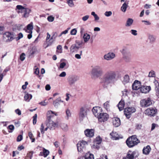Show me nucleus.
Segmentation results:
<instances>
[{
  "mask_svg": "<svg viewBox=\"0 0 159 159\" xmlns=\"http://www.w3.org/2000/svg\"><path fill=\"white\" fill-rule=\"evenodd\" d=\"M116 74L115 71L109 70L106 72L103 75L102 80V82L106 86L112 83L115 79Z\"/></svg>",
  "mask_w": 159,
  "mask_h": 159,
  "instance_id": "1",
  "label": "nucleus"
},
{
  "mask_svg": "<svg viewBox=\"0 0 159 159\" xmlns=\"http://www.w3.org/2000/svg\"><path fill=\"white\" fill-rule=\"evenodd\" d=\"M103 72L101 66L96 65L93 67L91 70V77L95 79L98 78L102 75Z\"/></svg>",
  "mask_w": 159,
  "mask_h": 159,
  "instance_id": "2",
  "label": "nucleus"
},
{
  "mask_svg": "<svg viewBox=\"0 0 159 159\" xmlns=\"http://www.w3.org/2000/svg\"><path fill=\"white\" fill-rule=\"evenodd\" d=\"M140 142L135 135H133L129 138L126 141L127 145L129 148L132 147Z\"/></svg>",
  "mask_w": 159,
  "mask_h": 159,
  "instance_id": "3",
  "label": "nucleus"
},
{
  "mask_svg": "<svg viewBox=\"0 0 159 159\" xmlns=\"http://www.w3.org/2000/svg\"><path fill=\"white\" fill-rule=\"evenodd\" d=\"M16 8L19 11H18V13L21 12L23 13V17L25 18L28 17L29 16L30 10L28 8H25L21 5H18L16 6Z\"/></svg>",
  "mask_w": 159,
  "mask_h": 159,
  "instance_id": "4",
  "label": "nucleus"
},
{
  "mask_svg": "<svg viewBox=\"0 0 159 159\" xmlns=\"http://www.w3.org/2000/svg\"><path fill=\"white\" fill-rule=\"evenodd\" d=\"M121 52L123 55V58L126 61H129L131 60V54L127 48H124L122 49Z\"/></svg>",
  "mask_w": 159,
  "mask_h": 159,
  "instance_id": "5",
  "label": "nucleus"
},
{
  "mask_svg": "<svg viewBox=\"0 0 159 159\" xmlns=\"http://www.w3.org/2000/svg\"><path fill=\"white\" fill-rule=\"evenodd\" d=\"M81 44L82 43L79 41L76 40L75 43L71 46L70 48V51L72 53L77 52Z\"/></svg>",
  "mask_w": 159,
  "mask_h": 159,
  "instance_id": "6",
  "label": "nucleus"
},
{
  "mask_svg": "<svg viewBox=\"0 0 159 159\" xmlns=\"http://www.w3.org/2000/svg\"><path fill=\"white\" fill-rule=\"evenodd\" d=\"M97 118L99 122H104L107 120L109 118V116L106 113H99Z\"/></svg>",
  "mask_w": 159,
  "mask_h": 159,
  "instance_id": "7",
  "label": "nucleus"
},
{
  "mask_svg": "<svg viewBox=\"0 0 159 159\" xmlns=\"http://www.w3.org/2000/svg\"><path fill=\"white\" fill-rule=\"evenodd\" d=\"M136 111V109L134 107H128L125 109L124 113L126 117L129 119L130 118L131 114Z\"/></svg>",
  "mask_w": 159,
  "mask_h": 159,
  "instance_id": "8",
  "label": "nucleus"
},
{
  "mask_svg": "<svg viewBox=\"0 0 159 159\" xmlns=\"http://www.w3.org/2000/svg\"><path fill=\"white\" fill-rule=\"evenodd\" d=\"M47 127L45 128V130L47 131L48 129H49L50 130L54 129L57 126V123L54 122L50 120H49L48 122L46 124Z\"/></svg>",
  "mask_w": 159,
  "mask_h": 159,
  "instance_id": "9",
  "label": "nucleus"
},
{
  "mask_svg": "<svg viewBox=\"0 0 159 159\" xmlns=\"http://www.w3.org/2000/svg\"><path fill=\"white\" fill-rule=\"evenodd\" d=\"M139 155L138 151L136 150L132 152L129 151L127 154L126 157L129 159H134Z\"/></svg>",
  "mask_w": 159,
  "mask_h": 159,
  "instance_id": "10",
  "label": "nucleus"
},
{
  "mask_svg": "<svg viewBox=\"0 0 159 159\" xmlns=\"http://www.w3.org/2000/svg\"><path fill=\"white\" fill-rule=\"evenodd\" d=\"M152 104V101L150 98L142 100L140 101V104L143 107H147Z\"/></svg>",
  "mask_w": 159,
  "mask_h": 159,
  "instance_id": "11",
  "label": "nucleus"
},
{
  "mask_svg": "<svg viewBox=\"0 0 159 159\" xmlns=\"http://www.w3.org/2000/svg\"><path fill=\"white\" fill-rule=\"evenodd\" d=\"M79 79V77L78 76L72 75L69 77L68 79V81L69 84L70 85H72L74 84Z\"/></svg>",
  "mask_w": 159,
  "mask_h": 159,
  "instance_id": "12",
  "label": "nucleus"
},
{
  "mask_svg": "<svg viewBox=\"0 0 159 159\" xmlns=\"http://www.w3.org/2000/svg\"><path fill=\"white\" fill-rule=\"evenodd\" d=\"M87 143L85 141L79 142L77 144L78 151L79 152H81L83 149L85 148V145Z\"/></svg>",
  "mask_w": 159,
  "mask_h": 159,
  "instance_id": "13",
  "label": "nucleus"
},
{
  "mask_svg": "<svg viewBox=\"0 0 159 159\" xmlns=\"http://www.w3.org/2000/svg\"><path fill=\"white\" fill-rule=\"evenodd\" d=\"M102 141V139L100 136H98L96 138L94 141V144L92 146V148H94L98 149L99 146L98 145L100 144Z\"/></svg>",
  "mask_w": 159,
  "mask_h": 159,
  "instance_id": "14",
  "label": "nucleus"
},
{
  "mask_svg": "<svg viewBox=\"0 0 159 159\" xmlns=\"http://www.w3.org/2000/svg\"><path fill=\"white\" fill-rule=\"evenodd\" d=\"M157 110L153 108H149L145 111V113L149 116H154L157 113Z\"/></svg>",
  "mask_w": 159,
  "mask_h": 159,
  "instance_id": "15",
  "label": "nucleus"
},
{
  "mask_svg": "<svg viewBox=\"0 0 159 159\" xmlns=\"http://www.w3.org/2000/svg\"><path fill=\"white\" fill-rule=\"evenodd\" d=\"M84 134L86 137H92L94 135V130L93 129H87L84 131Z\"/></svg>",
  "mask_w": 159,
  "mask_h": 159,
  "instance_id": "16",
  "label": "nucleus"
},
{
  "mask_svg": "<svg viewBox=\"0 0 159 159\" xmlns=\"http://www.w3.org/2000/svg\"><path fill=\"white\" fill-rule=\"evenodd\" d=\"M88 109L86 107L81 108L80 113V117L81 118L84 117L86 115Z\"/></svg>",
  "mask_w": 159,
  "mask_h": 159,
  "instance_id": "17",
  "label": "nucleus"
},
{
  "mask_svg": "<svg viewBox=\"0 0 159 159\" xmlns=\"http://www.w3.org/2000/svg\"><path fill=\"white\" fill-rule=\"evenodd\" d=\"M115 57V54L114 53H108L104 56V58L107 60H110L114 58Z\"/></svg>",
  "mask_w": 159,
  "mask_h": 159,
  "instance_id": "18",
  "label": "nucleus"
},
{
  "mask_svg": "<svg viewBox=\"0 0 159 159\" xmlns=\"http://www.w3.org/2000/svg\"><path fill=\"white\" fill-rule=\"evenodd\" d=\"M151 89L150 86H143L140 88V90L142 93H146L148 92Z\"/></svg>",
  "mask_w": 159,
  "mask_h": 159,
  "instance_id": "19",
  "label": "nucleus"
},
{
  "mask_svg": "<svg viewBox=\"0 0 159 159\" xmlns=\"http://www.w3.org/2000/svg\"><path fill=\"white\" fill-rule=\"evenodd\" d=\"M78 159H94V156L89 152L86 153L85 156L79 157Z\"/></svg>",
  "mask_w": 159,
  "mask_h": 159,
  "instance_id": "20",
  "label": "nucleus"
},
{
  "mask_svg": "<svg viewBox=\"0 0 159 159\" xmlns=\"http://www.w3.org/2000/svg\"><path fill=\"white\" fill-rule=\"evenodd\" d=\"M101 110V109L100 107H93L92 111L94 115L98 117V116H99V113H100Z\"/></svg>",
  "mask_w": 159,
  "mask_h": 159,
  "instance_id": "21",
  "label": "nucleus"
},
{
  "mask_svg": "<svg viewBox=\"0 0 159 159\" xmlns=\"http://www.w3.org/2000/svg\"><path fill=\"white\" fill-rule=\"evenodd\" d=\"M141 84L138 81H135L132 85V89L133 90H137L140 89Z\"/></svg>",
  "mask_w": 159,
  "mask_h": 159,
  "instance_id": "22",
  "label": "nucleus"
},
{
  "mask_svg": "<svg viewBox=\"0 0 159 159\" xmlns=\"http://www.w3.org/2000/svg\"><path fill=\"white\" fill-rule=\"evenodd\" d=\"M5 35L8 38L7 40L9 41H11L14 39V35L13 33L6 32Z\"/></svg>",
  "mask_w": 159,
  "mask_h": 159,
  "instance_id": "23",
  "label": "nucleus"
},
{
  "mask_svg": "<svg viewBox=\"0 0 159 159\" xmlns=\"http://www.w3.org/2000/svg\"><path fill=\"white\" fill-rule=\"evenodd\" d=\"M113 124L115 127H117L120 125V120L119 118L115 117L113 119Z\"/></svg>",
  "mask_w": 159,
  "mask_h": 159,
  "instance_id": "24",
  "label": "nucleus"
},
{
  "mask_svg": "<svg viewBox=\"0 0 159 159\" xmlns=\"http://www.w3.org/2000/svg\"><path fill=\"white\" fill-rule=\"evenodd\" d=\"M54 115L56 116H57V113L51 110L48 111L47 113V116L48 120L54 116Z\"/></svg>",
  "mask_w": 159,
  "mask_h": 159,
  "instance_id": "25",
  "label": "nucleus"
},
{
  "mask_svg": "<svg viewBox=\"0 0 159 159\" xmlns=\"http://www.w3.org/2000/svg\"><path fill=\"white\" fill-rule=\"evenodd\" d=\"M125 104L124 100L122 99L117 105V107L120 111L123 110L125 107Z\"/></svg>",
  "mask_w": 159,
  "mask_h": 159,
  "instance_id": "26",
  "label": "nucleus"
},
{
  "mask_svg": "<svg viewBox=\"0 0 159 159\" xmlns=\"http://www.w3.org/2000/svg\"><path fill=\"white\" fill-rule=\"evenodd\" d=\"M151 150V148L148 145L146 147H144L143 149V154L145 155L148 154Z\"/></svg>",
  "mask_w": 159,
  "mask_h": 159,
  "instance_id": "27",
  "label": "nucleus"
},
{
  "mask_svg": "<svg viewBox=\"0 0 159 159\" xmlns=\"http://www.w3.org/2000/svg\"><path fill=\"white\" fill-rule=\"evenodd\" d=\"M33 23L32 22L28 24L27 26V29L25 30L26 32H32L33 29Z\"/></svg>",
  "mask_w": 159,
  "mask_h": 159,
  "instance_id": "28",
  "label": "nucleus"
},
{
  "mask_svg": "<svg viewBox=\"0 0 159 159\" xmlns=\"http://www.w3.org/2000/svg\"><path fill=\"white\" fill-rule=\"evenodd\" d=\"M113 139L117 140L119 139V135L116 132L113 131L110 134Z\"/></svg>",
  "mask_w": 159,
  "mask_h": 159,
  "instance_id": "29",
  "label": "nucleus"
},
{
  "mask_svg": "<svg viewBox=\"0 0 159 159\" xmlns=\"http://www.w3.org/2000/svg\"><path fill=\"white\" fill-rule=\"evenodd\" d=\"M83 38L84 43L87 42L90 38V35L87 33H84L83 35Z\"/></svg>",
  "mask_w": 159,
  "mask_h": 159,
  "instance_id": "30",
  "label": "nucleus"
},
{
  "mask_svg": "<svg viewBox=\"0 0 159 159\" xmlns=\"http://www.w3.org/2000/svg\"><path fill=\"white\" fill-rule=\"evenodd\" d=\"M32 95L31 94L28 93H26L25 94L24 96V99L26 101L29 102L32 98Z\"/></svg>",
  "mask_w": 159,
  "mask_h": 159,
  "instance_id": "31",
  "label": "nucleus"
},
{
  "mask_svg": "<svg viewBox=\"0 0 159 159\" xmlns=\"http://www.w3.org/2000/svg\"><path fill=\"white\" fill-rule=\"evenodd\" d=\"M129 82V78L128 75H125L123 77V83L125 84Z\"/></svg>",
  "mask_w": 159,
  "mask_h": 159,
  "instance_id": "32",
  "label": "nucleus"
},
{
  "mask_svg": "<svg viewBox=\"0 0 159 159\" xmlns=\"http://www.w3.org/2000/svg\"><path fill=\"white\" fill-rule=\"evenodd\" d=\"M103 107L107 111L110 110V105L109 101H107L104 103L103 104Z\"/></svg>",
  "mask_w": 159,
  "mask_h": 159,
  "instance_id": "33",
  "label": "nucleus"
},
{
  "mask_svg": "<svg viewBox=\"0 0 159 159\" xmlns=\"http://www.w3.org/2000/svg\"><path fill=\"white\" fill-rule=\"evenodd\" d=\"M148 39L149 40V42L151 43H153L156 40V37L152 35H149L148 36Z\"/></svg>",
  "mask_w": 159,
  "mask_h": 159,
  "instance_id": "34",
  "label": "nucleus"
},
{
  "mask_svg": "<svg viewBox=\"0 0 159 159\" xmlns=\"http://www.w3.org/2000/svg\"><path fill=\"white\" fill-rule=\"evenodd\" d=\"M61 129L64 131H67L68 129V127L67 125L65 123H62L61 125Z\"/></svg>",
  "mask_w": 159,
  "mask_h": 159,
  "instance_id": "35",
  "label": "nucleus"
},
{
  "mask_svg": "<svg viewBox=\"0 0 159 159\" xmlns=\"http://www.w3.org/2000/svg\"><path fill=\"white\" fill-rule=\"evenodd\" d=\"M133 22V20L131 18H128L125 24V26H131Z\"/></svg>",
  "mask_w": 159,
  "mask_h": 159,
  "instance_id": "36",
  "label": "nucleus"
},
{
  "mask_svg": "<svg viewBox=\"0 0 159 159\" xmlns=\"http://www.w3.org/2000/svg\"><path fill=\"white\" fill-rule=\"evenodd\" d=\"M61 102V100L58 98L56 99V100L53 101V104L55 107L57 108L59 105L60 102Z\"/></svg>",
  "mask_w": 159,
  "mask_h": 159,
  "instance_id": "37",
  "label": "nucleus"
},
{
  "mask_svg": "<svg viewBox=\"0 0 159 159\" xmlns=\"http://www.w3.org/2000/svg\"><path fill=\"white\" fill-rule=\"evenodd\" d=\"M128 4H127L126 2H125L122 6L121 9L122 11L124 12H125L126 11V8L128 7Z\"/></svg>",
  "mask_w": 159,
  "mask_h": 159,
  "instance_id": "38",
  "label": "nucleus"
},
{
  "mask_svg": "<svg viewBox=\"0 0 159 159\" xmlns=\"http://www.w3.org/2000/svg\"><path fill=\"white\" fill-rule=\"evenodd\" d=\"M71 114L70 110L68 109L66 111V116L65 118L66 120H68L71 117Z\"/></svg>",
  "mask_w": 159,
  "mask_h": 159,
  "instance_id": "39",
  "label": "nucleus"
},
{
  "mask_svg": "<svg viewBox=\"0 0 159 159\" xmlns=\"http://www.w3.org/2000/svg\"><path fill=\"white\" fill-rule=\"evenodd\" d=\"M34 74H35L37 75H39V70L37 66H34Z\"/></svg>",
  "mask_w": 159,
  "mask_h": 159,
  "instance_id": "40",
  "label": "nucleus"
},
{
  "mask_svg": "<svg viewBox=\"0 0 159 159\" xmlns=\"http://www.w3.org/2000/svg\"><path fill=\"white\" fill-rule=\"evenodd\" d=\"M55 39V38L53 36H52L50 38V39L49 40V41H48L49 42L48 43H47V45L46 46L45 48H47L48 46L51 45L52 44V43L53 42V41H50L52 39H54V40Z\"/></svg>",
  "mask_w": 159,
  "mask_h": 159,
  "instance_id": "41",
  "label": "nucleus"
},
{
  "mask_svg": "<svg viewBox=\"0 0 159 159\" xmlns=\"http://www.w3.org/2000/svg\"><path fill=\"white\" fill-rule=\"evenodd\" d=\"M43 156L44 157H46L49 154V152L48 150L43 148Z\"/></svg>",
  "mask_w": 159,
  "mask_h": 159,
  "instance_id": "42",
  "label": "nucleus"
},
{
  "mask_svg": "<svg viewBox=\"0 0 159 159\" xmlns=\"http://www.w3.org/2000/svg\"><path fill=\"white\" fill-rule=\"evenodd\" d=\"M67 3L70 7H72L74 5L73 0H67Z\"/></svg>",
  "mask_w": 159,
  "mask_h": 159,
  "instance_id": "43",
  "label": "nucleus"
},
{
  "mask_svg": "<svg viewBox=\"0 0 159 159\" xmlns=\"http://www.w3.org/2000/svg\"><path fill=\"white\" fill-rule=\"evenodd\" d=\"M155 88V90H159V83L156 80H155L154 82Z\"/></svg>",
  "mask_w": 159,
  "mask_h": 159,
  "instance_id": "44",
  "label": "nucleus"
},
{
  "mask_svg": "<svg viewBox=\"0 0 159 159\" xmlns=\"http://www.w3.org/2000/svg\"><path fill=\"white\" fill-rule=\"evenodd\" d=\"M37 118V115L35 114L33 117V122L34 125H35L36 124Z\"/></svg>",
  "mask_w": 159,
  "mask_h": 159,
  "instance_id": "45",
  "label": "nucleus"
},
{
  "mask_svg": "<svg viewBox=\"0 0 159 159\" xmlns=\"http://www.w3.org/2000/svg\"><path fill=\"white\" fill-rule=\"evenodd\" d=\"M25 53H22L20 55V60L23 61L25 59Z\"/></svg>",
  "mask_w": 159,
  "mask_h": 159,
  "instance_id": "46",
  "label": "nucleus"
},
{
  "mask_svg": "<svg viewBox=\"0 0 159 159\" xmlns=\"http://www.w3.org/2000/svg\"><path fill=\"white\" fill-rule=\"evenodd\" d=\"M112 14V12L111 11H106L104 13V15L107 17L111 16Z\"/></svg>",
  "mask_w": 159,
  "mask_h": 159,
  "instance_id": "47",
  "label": "nucleus"
},
{
  "mask_svg": "<svg viewBox=\"0 0 159 159\" xmlns=\"http://www.w3.org/2000/svg\"><path fill=\"white\" fill-rule=\"evenodd\" d=\"M44 126L43 124H42L41 125V128H40V130L41 131V132L42 134H43L44 133V132L45 131V129H44Z\"/></svg>",
  "mask_w": 159,
  "mask_h": 159,
  "instance_id": "48",
  "label": "nucleus"
},
{
  "mask_svg": "<svg viewBox=\"0 0 159 159\" xmlns=\"http://www.w3.org/2000/svg\"><path fill=\"white\" fill-rule=\"evenodd\" d=\"M8 129L11 130L10 131H9V132L11 133L14 129V127L13 125H10L8 127Z\"/></svg>",
  "mask_w": 159,
  "mask_h": 159,
  "instance_id": "49",
  "label": "nucleus"
},
{
  "mask_svg": "<svg viewBox=\"0 0 159 159\" xmlns=\"http://www.w3.org/2000/svg\"><path fill=\"white\" fill-rule=\"evenodd\" d=\"M47 19L49 22H52L54 20V18L52 16H50L48 17Z\"/></svg>",
  "mask_w": 159,
  "mask_h": 159,
  "instance_id": "50",
  "label": "nucleus"
},
{
  "mask_svg": "<svg viewBox=\"0 0 159 159\" xmlns=\"http://www.w3.org/2000/svg\"><path fill=\"white\" fill-rule=\"evenodd\" d=\"M82 51H81L80 52V54H76L75 55V57L76 58L80 59L81 58V56L82 54Z\"/></svg>",
  "mask_w": 159,
  "mask_h": 159,
  "instance_id": "51",
  "label": "nucleus"
},
{
  "mask_svg": "<svg viewBox=\"0 0 159 159\" xmlns=\"http://www.w3.org/2000/svg\"><path fill=\"white\" fill-rule=\"evenodd\" d=\"M155 76V72L153 71H150L149 73L148 76L149 77H154Z\"/></svg>",
  "mask_w": 159,
  "mask_h": 159,
  "instance_id": "52",
  "label": "nucleus"
},
{
  "mask_svg": "<svg viewBox=\"0 0 159 159\" xmlns=\"http://www.w3.org/2000/svg\"><path fill=\"white\" fill-rule=\"evenodd\" d=\"M77 33V30L75 29H73L70 31V34L72 35H76Z\"/></svg>",
  "mask_w": 159,
  "mask_h": 159,
  "instance_id": "53",
  "label": "nucleus"
},
{
  "mask_svg": "<svg viewBox=\"0 0 159 159\" xmlns=\"http://www.w3.org/2000/svg\"><path fill=\"white\" fill-rule=\"evenodd\" d=\"M23 34L21 33H20L18 34V36L16 38L17 40H18L20 39L23 38Z\"/></svg>",
  "mask_w": 159,
  "mask_h": 159,
  "instance_id": "54",
  "label": "nucleus"
},
{
  "mask_svg": "<svg viewBox=\"0 0 159 159\" xmlns=\"http://www.w3.org/2000/svg\"><path fill=\"white\" fill-rule=\"evenodd\" d=\"M23 139V137L22 135H19L17 137L16 139V140L17 142H20Z\"/></svg>",
  "mask_w": 159,
  "mask_h": 159,
  "instance_id": "55",
  "label": "nucleus"
},
{
  "mask_svg": "<svg viewBox=\"0 0 159 159\" xmlns=\"http://www.w3.org/2000/svg\"><path fill=\"white\" fill-rule=\"evenodd\" d=\"M131 32L133 35L136 36L137 35V31L135 30H131Z\"/></svg>",
  "mask_w": 159,
  "mask_h": 159,
  "instance_id": "56",
  "label": "nucleus"
},
{
  "mask_svg": "<svg viewBox=\"0 0 159 159\" xmlns=\"http://www.w3.org/2000/svg\"><path fill=\"white\" fill-rule=\"evenodd\" d=\"M48 102H45V101H42L39 103V104L43 106H45L48 104Z\"/></svg>",
  "mask_w": 159,
  "mask_h": 159,
  "instance_id": "57",
  "label": "nucleus"
},
{
  "mask_svg": "<svg viewBox=\"0 0 159 159\" xmlns=\"http://www.w3.org/2000/svg\"><path fill=\"white\" fill-rule=\"evenodd\" d=\"M37 52V50L35 48H33L32 49V51L30 52V54L31 55H33L34 54L36 53Z\"/></svg>",
  "mask_w": 159,
  "mask_h": 159,
  "instance_id": "58",
  "label": "nucleus"
},
{
  "mask_svg": "<svg viewBox=\"0 0 159 159\" xmlns=\"http://www.w3.org/2000/svg\"><path fill=\"white\" fill-rule=\"evenodd\" d=\"M47 37H46V40L47 44L49 42H48L49 40H49V39H50V35L48 33H47Z\"/></svg>",
  "mask_w": 159,
  "mask_h": 159,
  "instance_id": "59",
  "label": "nucleus"
},
{
  "mask_svg": "<svg viewBox=\"0 0 159 159\" xmlns=\"http://www.w3.org/2000/svg\"><path fill=\"white\" fill-rule=\"evenodd\" d=\"M142 22L144 23L145 24L147 25H150L151 24V23L148 20H142Z\"/></svg>",
  "mask_w": 159,
  "mask_h": 159,
  "instance_id": "60",
  "label": "nucleus"
},
{
  "mask_svg": "<svg viewBox=\"0 0 159 159\" xmlns=\"http://www.w3.org/2000/svg\"><path fill=\"white\" fill-rule=\"evenodd\" d=\"M142 127V125L139 124H137L136 125V128L137 129H140Z\"/></svg>",
  "mask_w": 159,
  "mask_h": 159,
  "instance_id": "61",
  "label": "nucleus"
},
{
  "mask_svg": "<svg viewBox=\"0 0 159 159\" xmlns=\"http://www.w3.org/2000/svg\"><path fill=\"white\" fill-rule=\"evenodd\" d=\"M66 65V63L64 62L61 63L60 65V68H63Z\"/></svg>",
  "mask_w": 159,
  "mask_h": 159,
  "instance_id": "62",
  "label": "nucleus"
},
{
  "mask_svg": "<svg viewBox=\"0 0 159 159\" xmlns=\"http://www.w3.org/2000/svg\"><path fill=\"white\" fill-rule=\"evenodd\" d=\"M89 15H86L83 16L82 18V20L84 21H86L89 18Z\"/></svg>",
  "mask_w": 159,
  "mask_h": 159,
  "instance_id": "63",
  "label": "nucleus"
},
{
  "mask_svg": "<svg viewBox=\"0 0 159 159\" xmlns=\"http://www.w3.org/2000/svg\"><path fill=\"white\" fill-rule=\"evenodd\" d=\"M28 84V83L26 81L25 82V84L24 85H23L22 86V88L24 89H25L26 88V86Z\"/></svg>",
  "mask_w": 159,
  "mask_h": 159,
  "instance_id": "64",
  "label": "nucleus"
}]
</instances>
